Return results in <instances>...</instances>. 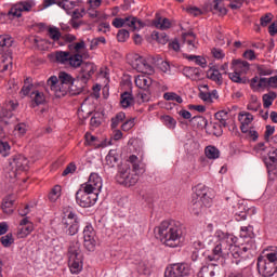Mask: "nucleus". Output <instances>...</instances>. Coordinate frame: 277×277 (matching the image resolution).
<instances>
[{
	"label": "nucleus",
	"mask_w": 277,
	"mask_h": 277,
	"mask_svg": "<svg viewBox=\"0 0 277 277\" xmlns=\"http://www.w3.org/2000/svg\"><path fill=\"white\" fill-rule=\"evenodd\" d=\"M154 40H157L160 44H166L168 42V35L166 34H159V32H154L153 34Z\"/></svg>",
	"instance_id": "62"
},
{
	"label": "nucleus",
	"mask_w": 277,
	"mask_h": 277,
	"mask_svg": "<svg viewBox=\"0 0 277 277\" xmlns=\"http://www.w3.org/2000/svg\"><path fill=\"white\" fill-rule=\"evenodd\" d=\"M256 70L259 79H265V77L272 75V69L265 67V65H258Z\"/></svg>",
	"instance_id": "48"
},
{
	"label": "nucleus",
	"mask_w": 277,
	"mask_h": 277,
	"mask_svg": "<svg viewBox=\"0 0 277 277\" xmlns=\"http://www.w3.org/2000/svg\"><path fill=\"white\" fill-rule=\"evenodd\" d=\"M192 266L188 263H176L166 268L164 277H185L189 276Z\"/></svg>",
	"instance_id": "11"
},
{
	"label": "nucleus",
	"mask_w": 277,
	"mask_h": 277,
	"mask_svg": "<svg viewBox=\"0 0 277 277\" xmlns=\"http://www.w3.org/2000/svg\"><path fill=\"white\" fill-rule=\"evenodd\" d=\"M84 138L89 146H95V148L101 146V144L98 143V137L92 135V133L90 132L85 133Z\"/></svg>",
	"instance_id": "49"
},
{
	"label": "nucleus",
	"mask_w": 277,
	"mask_h": 277,
	"mask_svg": "<svg viewBox=\"0 0 277 277\" xmlns=\"http://www.w3.org/2000/svg\"><path fill=\"white\" fill-rule=\"evenodd\" d=\"M208 192L209 189L205 186L198 185L195 187L190 202V213H193V215H200L205 213L207 207H211L212 199L209 197Z\"/></svg>",
	"instance_id": "3"
},
{
	"label": "nucleus",
	"mask_w": 277,
	"mask_h": 277,
	"mask_svg": "<svg viewBox=\"0 0 277 277\" xmlns=\"http://www.w3.org/2000/svg\"><path fill=\"white\" fill-rule=\"evenodd\" d=\"M118 161H120L118 151L116 149H110L105 158L104 166L106 168H116V166H118Z\"/></svg>",
	"instance_id": "21"
},
{
	"label": "nucleus",
	"mask_w": 277,
	"mask_h": 277,
	"mask_svg": "<svg viewBox=\"0 0 277 277\" xmlns=\"http://www.w3.org/2000/svg\"><path fill=\"white\" fill-rule=\"evenodd\" d=\"M131 66L134 70H137V72H142L143 75H153V72H155L153 65L148 64L146 58L140 55L134 56Z\"/></svg>",
	"instance_id": "15"
},
{
	"label": "nucleus",
	"mask_w": 277,
	"mask_h": 277,
	"mask_svg": "<svg viewBox=\"0 0 277 277\" xmlns=\"http://www.w3.org/2000/svg\"><path fill=\"white\" fill-rule=\"evenodd\" d=\"M161 120L163 124L167 126L168 129H174V127H176V120L171 116H168V115L162 116Z\"/></svg>",
	"instance_id": "55"
},
{
	"label": "nucleus",
	"mask_w": 277,
	"mask_h": 277,
	"mask_svg": "<svg viewBox=\"0 0 277 277\" xmlns=\"http://www.w3.org/2000/svg\"><path fill=\"white\" fill-rule=\"evenodd\" d=\"M13 116H14V114L12 113V110H9L8 108H0V121L1 122L8 123V120H10Z\"/></svg>",
	"instance_id": "50"
},
{
	"label": "nucleus",
	"mask_w": 277,
	"mask_h": 277,
	"mask_svg": "<svg viewBox=\"0 0 277 277\" xmlns=\"http://www.w3.org/2000/svg\"><path fill=\"white\" fill-rule=\"evenodd\" d=\"M205 153L208 159H220V149L215 146H207Z\"/></svg>",
	"instance_id": "37"
},
{
	"label": "nucleus",
	"mask_w": 277,
	"mask_h": 277,
	"mask_svg": "<svg viewBox=\"0 0 277 277\" xmlns=\"http://www.w3.org/2000/svg\"><path fill=\"white\" fill-rule=\"evenodd\" d=\"M126 118L127 114H124L123 111L117 113L116 116L111 118V129H118L120 122H124Z\"/></svg>",
	"instance_id": "38"
},
{
	"label": "nucleus",
	"mask_w": 277,
	"mask_h": 277,
	"mask_svg": "<svg viewBox=\"0 0 277 277\" xmlns=\"http://www.w3.org/2000/svg\"><path fill=\"white\" fill-rule=\"evenodd\" d=\"M98 200V195L87 190L85 188H80L76 193V202L82 209H89V207H94Z\"/></svg>",
	"instance_id": "9"
},
{
	"label": "nucleus",
	"mask_w": 277,
	"mask_h": 277,
	"mask_svg": "<svg viewBox=\"0 0 277 277\" xmlns=\"http://www.w3.org/2000/svg\"><path fill=\"white\" fill-rule=\"evenodd\" d=\"M48 36L53 42H57L62 38V32H60V28L53 26L48 28Z\"/></svg>",
	"instance_id": "40"
},
{
	"label": "nucleus",
	"mask_w": 277,
	"mask_h": 277,
	"mask_svg": "<svg viewBox=\"0 0 277 277\" xmlns=\"http://www.w3.org/2000/svg\"><path fill=\"white\" fill-rule=\"evenodd\" d=\"M230 81L234 83H240V84H246L250 83V80H248L247 77H241V72L233 70V72L227 74Z\"/></svg>",
	"instance_id": "30"
},
{
	"label": "nucleus",
	"mask_w": 277,
	"mask_h": 277,
	"mask_svg": "<svg viewBox=\"0 0 277 277\" xmlns=\"http://www.w3.org/2000/svg\"><path fill=\"white\" fill-rule=\"evenodd\" d=\"M214 235L219 242L213 248L212 254L208 255V261H220V259H228L232 255V262L239 265L241 263V251L239 247H235L237 237L222 229L215 230Z\"/></svg>",
	"instance_id": "1"
},
{
	"label": "nucleus",
	"mask_w": 277,
	"mask_h": 277,
	"mask_svg": "<svg viewBox=\"0 0 277 277\" xmlns=\"http://www.w3.org/2000/svg\"><path fill=\"white\" fill-rule=\"evenodd\" d=\"M252 226H242L240 228V237L242 239H248L249 237H252Z\"/></svg>",
	"instance_id": "60"
},
{
	"label": "nucleus",
	"mask_w": 277,
	"mask_h": 277,
	"mask_svg": "<svg viewBox=\"0 0 277 277\" xmlns=\"http://www.w3.org/2000/svg\"><path fill=\"white\" fill-rule=\"evenodd\" d=\"M56 5L68 12V10H72V8H75V2L68 0H58L56 1Z\"/></svg>",
	"instance_id": "54"
},
{
	"label": "nucleus",
	"mask_w": 277,
	"mask_h": 277,
	"mask_svg": "<svg viewBox=\"0 0 277 277\" xmlns=\"http://www.w3.org/2000/svg\"><path fill=\"white\" fill-rule=\"evenodd\" d=\"M80 187L98 196V194H101V189H103V179L98 176V173H91L88 182L81 184Z\"/></svg>",
	"instance_id": "13"
},
{
	"label": "nucleus",
	"mask_w": 277,
	"mask_h": 277,
	"mask_svg": "<svg viewBox=\"0 0 277 277\" xmlns=\"http://www.w3.org/2000/svg\"><path fill=\"white\" fill-rule=\"evenodd\" d=\"M134 83L140 90H148L153 85V79L146 74H141L135 77Z\"/></svg>",
	"instance_id": "20"
},
{
	"label": "nucleus",
	"mask_w": 277,
	"mask_h": 277,
	"mask_svg": "<svg viewBox=\"0 0 277 277\" xmlns=\"http://www.w3.org/2000/svg\"><path fill=\"white\" fill-rule=\"evenodd\" d=\"M129 163H131L132 166V172L134 174H140V172L142 171V168L140 167V158H137V156L135 155H131L128 159Z\"/></svg>",
	"instance_id": "36"
},
{
	"label": "nucleus",
	"mask_w": 277,
	"mask_h": 277,
	"mask_svg": "<svg viewBox=\"0 0 277 277\" xmlns=\"http://www.w3.org/2000/svg\"><path fill=\"white\" fill-rule=\"evenodd\" d=\"M135 98L133 97V93L126 91L120 95V105L123 109H128L131 105H134Z\"/></svg>",
	"instance_id": "24"
},
{
	"label": "nucleus",
	"mask_w": 277,
	"mask_h": 277,
	"mask_svg": "<svg viewBox=\"0 0 277 277\" xmlns=\"http://www.w3.org/2000/svg\"><path fill=\"white\" fill-rule=\"evenodd\" d=\"M222 1L223 0H214L212 10L213 12H219L221 16H226L228 14V10L226 9V6L222 5Z\"/></svg>",
	"instance_id": "39"
},
{
	"label": "nucleus",
	"mask_w": 277,
	"mask_h": 277,
	"mask_svg": "<svg viewBox=\"0 0 277 277\" xmlns=\"http://www.w3.org/2000/svg\"><path fill=\"white\" fill-rule=\"evenodd\" d=\"M80 67L81 69L78 74V80L81 81V83H88V81L94 77V72L98 70V67L92 62H84Z\"/></svg>",
	"instance_id": "14"
},
{
	"label": "nucleus",
	"mask_w": 277,
	"mask_h": 277,
	"mask_svg": "<svg viewBox=\"0 0 277 277\" xmlns=\"http://www.w3.org/2000/svg\"><path fill=\"white\" fill-rule=\"evenodd\" d=\"M258 272L260 276L272 277L277 274V254L267 253L266 258H258Z\"/></svg>",
	"instance_id": "7"
},
{
	"label": "nucleus",
	"mask_w": 277,
	"mask_h": 277,
	"mask_svg": "<svg viewBox=\"0 0 277 277\" xmlns=\"http://www.w3.org/2000/svg\"><path fill=\"white\" fill-rule=\"evenodd\" d=\"M133 127H135V118L128 119L121 124V129L123 131H131Z\"/></svg>",
	"instance_id": "63"
},
{
	"label": "nucleus",
	"mask_w": 277,
	"mask_h": 277,
	"mask_svg": "<svg viewBox=\"0 0 277 277\" xmlns=\"http://www.w3.org/2000/svg\"><path fill=\"white\" fill-rule=\"evenodd\" d=\"M164 101H175V103H183V97L174 92H167L163 94Z\"/></svg>",
	"instance_id": "51"
},
{
	"label": "nucleus",
	"mask_w": 277,
	"mask_h": 277,
	"mask_svg": "<svg viewBox=\"0 0 277 277\" xmlns=\"http://www.w3.org/2000/svg\"><path fill=\"white\" fill-rule=\"evenodd\" d=\"M230 68L241 75H248V71L250 70V63H248V61L233 60Z\"/></svg>",
	"instance_id": "19"
},
{
	"label": "nucleus",
	"mask_w": 277,
	"mask_h": 277,
	"mask_svg": "<svg viewBox=\"0 0 277 277\" xmlns=\"http://www.w3.org/2000/svg\"><path fill=\"white\" fill-rule=\"evenodd\" d=\"M214 118L219 124L223 126L224 128L228 127V111L220 110L215 113Z\"/></svg>",
	"instance_id": "32"
},
{
	"label": "nucleus",
	"mask_w": 277,
	"mask_h": 277,
	"mask_svg": "<svg viewBox=\"0 0 277 277\" xmlns=\"http://www.w3.org/2000/svg\"><path fill=\"white\" fill-rule=\"evenodd\" d=\"M10 150H11V147H10V143L8 142H3L1 141L0 142V155L2 157H9L10 156Z\"/></svg>",
	"instance_id": "56"
},
{
	"label": "nucleus",
	"mask_w": 277,
	"mask_h": 277,
	"mask_svg": "<svg viewBox=\"0 0 277 277\" xmlns=\"http://www.w3.org/2000/svg\"><path fill=\"white\" fill-rule=\"evenodd\" d=\"M254 116L248 111H240L238 114V121L240 122L241 133H248V127L252 124Z\"/></svg>",
	"instance_id": "17"
},
{
	"label": "nucleus",
	"mask_w": 277,
	"mask_h": 277,
	"mask_svg": "<svg viewBox=\"0 0 277 277\" xmlns=\"http://www.w3.org/2000/svg\"><path fill=\"white\" fill-rule=\"evenodd\" d=\"M200 72L201 70L198 67H184L182 70L184 77H187V79H192V81L200 80Z\"/></svg>",
	"instance_id": "22"
},
{
	"label": "nucleus",
	"mask_w": 277,
	"mask_h": 277,
	"mask_svg": "<svg viewBox=\"0 0 277 277\" xmlns=\"http://www.w3.org/2000/svg\"><path fill=\"white\" fill-rule=\"evenodd\" d=\"M67 259L70 274H81L83 271V253H81V245L79 241L70 242Z\"/></svg>",
	"instance_id": "4"
},
{
	"label": "nucleus",
	"mask_w": 277,
	"mask_h": 277,
	"mask_svg": "<svg viewBox=\"0 0 277 277\" xmlns=\"http://www.w3.org/2000/svg\"><path fill=\"white\" fill-rule=\"evenodd\" d=\"M58 79L62 85H72V83H75V79H72V76L64 71L60 74Z\"/></svg>",
	"instance_id": "44"
},
{
	"label": "nucleus",
	"mask_w": 277,
	"mask_h": 277,
	"mask_svg": "<svg viewBox=\"0 0 277 277\" xmlns=\"http://www.w3.org/2000/svg\"><path fill=\"white\" fill-rule=\"evenodd\" d=\"M31 96H34L32 101L36 105H43V103L47 101L44 93L40 91H34Z\"/></svg>",
	"instance_id": "45"
},
{
	"label": "nucleus",
	"mask_w": 277,
	"mask_h": 277,
	"mask_svg": "<svg viewBox=\"0 0 277 277\" xmlns=\"http://www.w3.org/2000/svg\"><path fill=\"white\" fill-rule=\"evenodd\" d=\"M159 239L163 246L168 248H179L183 238V229L181 223L174 220H166L155 228Z\"/></svg>",
	"instance_id": "2"
},
{
	"label": "nucleus",
	"mask_w": 277,
	"mask_h": 277,
	"mask_svg": "<svg viewBox=\"0 0 277 277\" xmlns=\"http://www.w3.org/2000/svg\"><path fill=\"white\" fill-rule=\"evenodd\" d=\"M267 168H276L277 164V149L273 148L268 151V161L266 162Z\"/></svg>",
	"instance_id": "42"
},
{
	"label": "nucleus",
	"mask_w": 277,
	"mask_h": 277,
	"mask_svg": "<svg viewBox=\"0 0 277 277\" xmlns=\"http://www.w3.org/2000/svg\"><path fill=\"white\" fill-rule=\"evenodd\" d=\"M106 42H107V40L105 39V37L94 38L91 41L90 49H91V51H94V49L98 48V44H105Z\"/></svg>",
	"instance_id": "58"
},
{
	"label": "nucleus",
	"mask_w": 277,
	"mask_h": 277,
	"mask_svg": "<svg viewBox=\"0 0 277 277\" xmlns=\"http://www.w3.org/2000/svg\"><path fill=\"white\" fill-rule=\"evenodd\" d=\"M70 57V52L57 51L55 52V60L58 64H66Z\"/></svg>",
	"instance_id": "43"
},
{
	"label": "nucleus",
	"mask_w": 277,
	"mask_h": 277,
	"mask_svg": "<svg viewBox=\"0 0 277 277\" xmlns=\"http://www.w3.org/2000/svg\"><path fill=\"white\" fill-rule=\"evenodd\" d=\"M154 25L156 29H161L162 31L166 29H170V27H172V23H170V19L161 17L157 18L154 22Z\"/></svg>",
	"instance_id": "33"
},
{
	"label": "nucleus",
	"mask_w": 277,
	"mask_h": 277,
	"mask_svg": "<svg viewBox=\"0 0 277 277\" xmlns=\"http://www.w3.org/2000/svg\"><path fill=\"white\" fill-rule=\"evenodd\" d=\"M182 40L184 44H187L189 51H194V49H196V35H194V32H185L182 36Z\"/></svg>",
	"instance_id": "28"
},
{
	"label": "nucleus",
	"mask_w": 277,
	"mask_h": 277,
	"mask_svg": "<svg viewBox=\"0 0 277 277\" xmlns=\"http://www.w3.org/2000/svg\"><path fill=\"white\" fill-rule=\"evenodd\" d=\"M207 77H208V79H211V81L216 82L217 85H222V83H224V79L222 78V74L220 72V70H217L215 68H210L207 71Z\"/></svg>",
	"instance_id": "27"
},
{
	"label": "nucleus",
	"mask_w": 277,
	"mask_h": 277,
	"mask_svg": "<svg viewBox=\"0 0 277 277\" xmlns=\"http://www.w3.org/2000/svg\"><path fill=\"white\" fill-rule=\"evenodd\" d=\"M206 129L209 131L210 135H215V137H222L224 133V126L219 122H211Z\"/></svg>",
	"instance_id": "25"
},
{
	"label": "nucleus",
	"mask_w": 277,
	"mask_h": 277,
	"mask_svg": "<svg viewBox=\"0 0 277 277\" xmlns=\"http://www.w3.org/2000/svg\"><path fill=\"white\" fill-rule=\"evenodd\" d=\"M276 98H277V94L274 91H271L269 93L264 94L262 96L264 109H269V107H272Z\"/></svg>",
	"instance_id": "29"
},
{
	"label": "nucleus",
	"mask_w": 277,
	"mask_h": 277,
	"mask_svg": "<svg viewBox=\"0 0 277 277\" xmlns=\"http://www.w3.org/2000/svg\"><path fill=\"white\" fill-rule=\"evenodd\" d=\"M83 246L88 252H94L96 249V230L90 223L83 228Z\"/></svg>",
	"instance_id": "12"
},
{
	"label": "nucleus",
	"mask_w": 277,
	"mask_h": 277,
	"mask_svg": "<svg viewBox=\"0 0 277 277\" xmlns=\"http://www.w3.org/2000/svg\"><path fill=\"white\" fill-rule=\"evenodd\" d=\"M61 226L70 237L79 233V216L72 211V208H64Z\"/></svg>",
	"instance_id": "6"
},
{
	"label": "nucleus",
	"mask_w": 277,
	"mask_h": 277,
	"mask_svg": "<svg viewBox=\"0 0 277 277\" xmlns=\"http://www.w3.org/2000/svg\"><path fill=\"white\" fill-rule=\"evenodd\" d=\"M14 43V39L10 35L0 36V72H5L12 68V51L10 47Z\"/></svg>",
	"instance_id": "5"
},
{
	"label": "nucleus",
	"mask_w": 277,
	"mask_h": 277,
	"mask_svg": "<svg viewBox=\"0 0 277 277\" xmlns=\"http://www.w3.org/2000/svg\"><path fill=\"white\" fill-rule=\"evenodd\" d=\"M32 232L34 224L24 225L17 233V239H25L26 237H29V235H31Z\"/></svg>",
	"instance_id": "35"
},
{
	"label": "nucleus",
	"mask_w": 277,
	"mask_h": 277,
	"mask_svg": "<svg viewBox=\"0 0 277 277\" xmlns=\"http://www.w3.org/2000/svg\"><path fill=\"white\" fill-rule=\"evenodd\" d=\"M9 16H13L15 18H21L23 16V11L18 4L14 5L10 11H9Z\"/></svg>",
	"instance_id": "59"
},
{
	"label": "nucleus",
	"mask_w": 277,
	"mask_h": 277,
	"mask_svg": "<svg viewBox=\"0 0 277 277\" xmlns=\"http://www.w3.org/2000/svg\"><path fill=\"white\" fill-rule=\"evenodd\" d=\"M102 122H103V115H101L100 113H95L90 120V124L91 127H94V129L101 127Z\"/></svg>",
	"instance_id": "53"
},
{
	"label": "nucleus",
	"mask_w": 277,
	"mask_h": 277,
	"mask_svg": "<svg viewBox=\"0 0 277 277\" xmlns=\"http://www.w3.org/2000/svg\"><path fill=\"white\" fill-rule=\"evenodd\" d=\"M0 242L2 243V246L4 248H10V246H12V243H14V236L9 233L5 236H2L0 238Z\"/></svg>",
	"instance_id": "52"
},
{
	"label": "nucleus",
	"mask_w": 277,
	"mask_h": 277,
	"mask_svg": "<svg viewBox=\"0 0 277 277\" xmlns=\"http://www.w3.org/2000/svg\"><path fill=\"white\" fill-rule=\"evenodd\" d=\"M248 208L243 203H237L235 210L233 211L236 221L241 222L248 217Z\"/></svg>",
	"instance_id": "23"
},
{
	"label": "nucleus",
	"mask_w": 277,
	"mask_h": 277,
	"mask_svg": "<svg viewBox=\"0 0 277 277\" xmlns=\"http://www.w3.org/2000/svg\"><path fill=\"white\" fill-rule=\"evenodd\" d=\"M69 66L71 68H79L80 66L83 65V55L81 54H69V60L67 61Z\"/></svg>",
	"instance_id": "31"
},
{
	"label": "nucleus",
	"mask_w": 277,
	"mask_h": 277,
	"mask_svg": "<svg viewBox=\"0 0 277 277\" xmlns=\"http://www.w3.org/2000/svg\"><path fill=\"white\" fill-rule=\"evenodd\" d=\"M197 277H215V271L209 266H202L197 273Z\"/></svg>",
	"instance_id": "47"
},
{
	"label": "nucleus",
	"mask_w": 277,
	"mask_h": 277,
	"mask_svg": "<svg viewBox=\"0 0 277 277\" xmlns=\"http://www.w3.org/2000/svg\"><path fill=\"white\" fill-rule=\"evenodd\" d=\"M250 88L253 92H261V90H267V88H277V76H273L269 78H259V76H254L250 80Z\"/></svg>",
	"instance_id": "10"
},
{
	"label": "nucleus",
	"mask_w": 277,
	"mask_h": 277,
	"mask_svg": "<svg viewBox=\"0 0 277 277\" xmlns=\"http://www.w3.org/2000/svg\"><path fill=\"white\" fill-rule=\"evenodd\" d=\"M62 196V186L61 185H55L50 194H49V200L50 202H57Z\"/></svg>",
	"instance_id": "34"
},
{
	"label": "nucleus",
	"mask_w": 277,
	"mask_h": 277,
	"mask_svg": "<svg viewBox=\"0 0 277 277\" xmlns=\"http://www.w3.org/2000/svg\"><path fill=\"white\" fill-rule=\"evenodd\" d=\"M116 179L119 185H123L124 187H133V185H136L137 181H140V174L133 173L131 167L123 166L121 169H119Z\"/></svg>",
	"instance_id": "8"
},
{
	"label": "nucleus",
	"mask_w": 277,
	"mask_h": 277,
	"mask_svg": "<svg viewBox=\"0 0 277 277\" xmlns=\"http://www.w3.org/2000/svg\"><path fill=\"white\" fill-rule=\"evenodd\" d=\"M9 166L15 172H23L29 168V160L24 155H14L9 159Z\"/></svg>",
	"instance_id": "16"
},
{
	"label": "nucleus",
	"mask_w": 277,
	"mask_h": 277,
	"mask_svg": "<svg viewBox=\"0 0 277 277\" xmlns=\"http://www.w3.org/2000/svg\"><path fill=\"white\" fill-rule=\"evenodd\" d=\"M57 83H60L57 76H51L47 81V85L50 88V90H52V92H56V96H60L57 93Z\"/></svg>",
	"instance_id": "46"
},
{
	"label": "nucleus",
	"mask_w": 277,
	"mask_h": 277,
	"mask_svg": "<svg viewBox=\"0 0 277 277\" xmlns=\"http://www.w3.org/2000/svg\"><path fill=\"white\" fill-rule=\"evenodd\" d=\"M70 51L75 50L77 54L81 53L82 49H85V41L81 40L80 42L72 43L69 45Z\"/></svg>",
	"instance_id": "61"
},
{
	"label": "nucleus",
	"mask_w": 277,
	"mask_h": 277,
	"mask_svg": "<svg viewBox=\"0 0 277 277\" xmlns=\"http://www.w3.org/2000/svg\"><path fill=\"white\" fill-rule=\"evenodd\" d=\"M117 40L118 42H127L129 40V32L127 29H121L117 34Z\"/></svg>",
	"instance_id": "64"
},
{
	"label": "nucleus",
	"mask_w": 277,
	"mask_h": 277,
	"mask_svg": "<svg viewBox=\"0 0 277 277\" xmlns=\"http://www.w3.org/2000/svg\"><path fill=\"white\" fill-rule=\"evenodd\" d=\"M126 27H129L132 31H135V29H142L144 24L142 21L137 19V17L129 16L126 17Z\"/></svg>",
	"instance_id": "26"
},
{
	"label": "nucleus",
	"mask_w": 277,
	"mask_h": 277,
	"mask_svg": "<svg viewBox=\"0 0 277 277\" xmlns=\"http://www.w3.org/2000/svg\"><path fill=\"white\" fill-rule=\"evenodd\" d=\"M14 202H16V200L12 195H8L2 199L1 210L5 215H12V213H14Z\"/></svg>",
	"instance_id": "18"
},
{
	"label": "nucleus",
	"mask_w": 277,
	"mask_h": 277,
	"mask_svg": "<svg viewBox=\"0 0 277 277\" xmlns=\"http://www.w3.org/2000/svg\"><path fill=\"white\" fill-rule=\"evenodd\" d=\"M190 122H195L199 129H207V127H209V121L202 116L193 117Z\"/></svg>",
	"instance_id": "41"
},
{
	"label": "nucleus",
	"mask_w": 277,
	"mask_h": 277,
	"mask_svg": "<svg viewBox=\"0 0 277 277\" xmlns=\"http://www.w3.org/2000/svg\"><path fill=\"white\" fill-rule=\"evenodd\" d=\"M188 60H195V64H197V66H200L201 68H207V58L202 56L190 55L188 56Z\"/></svg>",
	"instance_id": "57"
}]
</instances>
